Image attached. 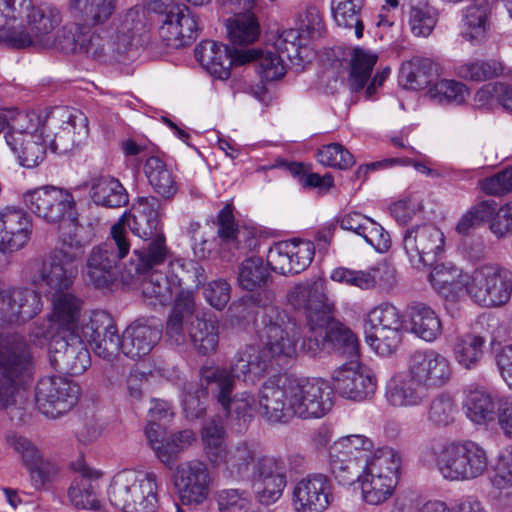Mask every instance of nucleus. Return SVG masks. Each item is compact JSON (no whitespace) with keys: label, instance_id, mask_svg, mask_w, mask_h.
Returning <instances> with one entry per match:
<instances>
[{"label":"nucleus","instance_id":"nucleus-1","mask_svg":"<svg viewBox=\"0 0 512 512\" xmlns=\"http://www.w3.org/2000/svg\"><path fill=\"white\" fill-rule=\"evenodd\" d=\"M257 332L262 347L247 345L240 349L229 368L203 365L199 381L185 384L182 405L188 418L202 417L211 397L229 414L247 419L255 402L248 391L234 393L235 380L254 384L273 368L274 362L292 359L298 351L305 353L301 345L298 346L299 327L279 307L266 306L263 309Z\"/></svg>","mask_w":512,"mask_h":512},{"label":"nucleus","instance_id":"nucleus-2","mask_svg":"<svg viewBox=\"0 0 512 512\" xmlns=\"http://www.w3.org/2000/svg\"><path fill=\"white\" fill-rule=\"evenodd\" d=\"M287 300L306 315L309 330L302 341L301 349L310 356L327 350L331 346L328 325L332 320V310L327 303L323 284L319 281L299 283L289 290Z\"/></svg>","mask_w":512,"mask_h":512},{"label":"nucleus","instance_id":"nucleus-3","mask_svg":"<svg viewBox=\"0 0 512 512\" xmlns=\"http://www.w3.org/2000/svg\"><path fill=\"white\" fill-rule=\"evenodd\" d=\"M31 129H42L50 150L65 154L80 145L88 136L86 116L69 107L58 106L49 110H32L24 115Z\"/></svg>","mask_w":512,"mask_h":512},{"label":"nucleus","instance_id":"nucleus-4","mask_svg":"<svg viewBox=\"0 0 512 512\" xmlns=\"http://www.w3.org/2000/svg\"><path fill=\"white\" fill-rule=\"evenodd\" d=\"M201 438L207 461L227 478L242 479L258 457V446L254 443L240 441L229 446L226 430L218 421L206 423Z\"/></svg>","mask_w":512,"mask_h":512},{"label":"nucleus","instance_id":"nucleus-5","mask_svg":"<svg viewBox=\"0 0 512 512\" xmlns=\"http://www.w3.org/2000/svg\"><path fill=\"white\" fill-rule=\"evenodd\" d=\"M26 26L12 24L2 29L0 42L12 49H41L53 43V33L62 23L59 8L50 3L35 4L29 1L27 10L19 17Z\"/></svg>","mask_w":512,"mask_h":512},{"label":"nucleus","instance_id":"nucleus-6","mask_svg":"<svg viewBox=\"0 0 512 512\" xmlns=\"http://www.w3.org/2000/svg\"><path fill=\"white\" fill-rule=\"evenodd\" d=\"M33 357L24 336L0 333V408L15 402V396L29 377Z\"/></svg>","mask_w":512,"mask_h":512},{"label":"nucleus","instance_id":"nucleus-7","mask_svg":"<svg viewBox=\"0 0 512 512\" xmlns=\"http://www.w3.org/2000/svg\"><path fill=\"white\" fill-rule=\"evenodd\" d=\"M430 451L435 456L440 474L449 481H472L488 470L487 451L471 440L453 441L438 451L432 446Z\"/></svg>","mask_w":512,"mask_h":512},{"label":"nucleus","instance_id":"nucleus-8","mask_svg":"<svg viewBox=\"0 0 512 512\" xmlns=\"http://www.w3.org/2000/svg\"><path fill=\"white\" fill-rule=\"evenodd\" d=\"M464 281L465 294L483 307L501 306L511 297L512 273L497 264L476 267Z\"/></svg>","mask_w":512,"mask_h":512},{"label":"nucleus","instance_id":"nucleus-9","mask_svg":"<svg viewBox=\"0 0 512 512\" xmlns=\"http://www.w3.org/2000/svg\"><path fill=\"white\" fill-rule=\"evenodd\" d=\"M291 414L302 419H319L333 407V391L322 379L288 378Z\"/></svg>","mask_w":512,"mask_h":512},{"label":"nucleus","instance_id":"nucleus-10","mask_svg":"<svg viewBox=\"0 0 512 512\" xmlns=\"http://www.w3.org/2000/svg\"><path fill=\"white\" fill-rule=\"evenodd\" d=\"M26 207L47 223L56 224L68 220L77 225L76 201L72 193L55 186H43L28 191L23 196Z\"/></svg>","mask_w":512,"mask_h":512},{"label":"nucleus","instance_id":"nucleus-11","mask_svg":"<svg viewBox=\"0 0 512 512\" xmlns=\"http://www.w3.org/2000/svg\"><path fill=\"white\" fill-rule=\"evenodd\" d=\"M157 13L159 36L166 46L181 48L192 43L198 32L196 17L185 5L164 4L154 8Z\"/></svg>","mask_w":512,"mask_h":512},{"label":"nucleus","instance_id":"nucleus-12","mask_svg":"<svg viewBox=\"0 0 512 512\" xmlns=\"http://www.w3.org/2000/svg\"><path fill=\"white\" fill-rule=\"evenodd\" d=\"M81 332L53 334L49 344L51 365L59 372L80 375L91 364L90 352Z\"/></svg>","mask_w":512,"mask_h":512},{"label":"nucleus","instance_id":"nucleus-13","mask_svg":"<svg viewBox=\"0 0 512 512\" xmlns=\"http://www.w3.org/2000/svg\"><path fill=\"white\" fill-rule=\"evenodd\" d=\"M79 387L62 376L41 378L35 389L38 409L50 418H57L69 411L77 402Z\"/></svg>","mask_w":512,"mask_h":512},{"label":"nucleus","instance_id":"nucleus-14","mask_svg":"<svg viewBox=\"0 0 512 512\" xmlns=\"http://www.w3.org/2000/svg\"><path fill=\"white\" fill-rule=\"evenodd\" d=\"M77 272V267L52 255L46 259H32L25 267L27 281L39 289L54 293L66 292L72 286Z\"/></svg>","mask_w":512,"mask_h":512},{"label":"nucleus","instance_id":"nucleus-15","mask_svg":"<svg viewBox=\"0 0 512 512\" xmlns=\"http://www.w3.org/2000/svg\"><path fill=\"white\" fill-rule=\"evenodd\" d=\"M174 484L184 505L198 506L209 497L211 475L207 464L193 459L177 465Z\"/></svg>","mask_w":512,"mask_h":512},{"label":"nucleus","instance_id":"nucleus-16","mask_svg":"<svg viewBox=\"0 0 512 512\" xmlns=\"http://www.w3.org/2000/svg\"><path fill=\"white\" fill-rule=\"evenodd\" d=\"M444 235L432 224L413 226L403 234V248L412 266L432 265L443 251Z\"/></svg>","mask_w":512,"mask_h":512},{"label":"nucleus","instance_id":"nucleus-17","mask_svg":"<svg viewBox=\"0 0 512 512\" xmlns=\"http://www.w3.org/2000/svg\"><path fill=\"white\" fill-rule=\"evenodd\" d=\"M334 500V484L322 473L300 479L292 492V505L296 512H324Z\"/></svg>","mask_w":512,"mask_h":512},{"label":"nucleus","instance_id":"nucleus-18","mask_svg":"<svg viewBox=\"0 0 512 512\" xmlns=\"http://www.w3.org/2000/svg\"><path fill=\"white\" fill-rule=\"evenodd\" d=\"M288 378H286L281 385L273 383H264L260 389L258 400H254L255 405L251 411V415L245 418L237 417L236 415L229 414L217 401L226 417L230 420H236L239 426L249 422L254 412H258L264 419L270 423H282L288 421L291 409L289 408L288 401ZM254 397L251 393H249ZM255 399V398H253Z\"/></svg>","mask_w":512,"mask_h":512},{"label":"nucleus","instance_id":"nucleus-19","mask_svg":"<svg viewBox=\"0 0 512 512\" xmlns=\"http://www.w3.org/2000/svg\"><path fill=\"white\" fill-rule=\"evenodd\" d=\"M407 372L427 391L443 387L452 377L448 358L433 349L415 351L409 358Z\"/></svg>","mask_w":512,"mask_h":512},{"label":"nucleus","instance_id":"nucleus-20","mask_svg":"<svg viewBox=\"0 0 512 512\" xmlns=\"http://www.w3.org/2000/svg\"><path fill=\"white\" fill-rule=\"evenodd\" d=\"M335 391L343 398L361 402L370 399L377 387L375 375L357 361L337 368L332 376Z\"/></svg>","mask_w":512,"mask_h":512},{"label":"nucleus","instance_id":"nucleus-21","mask_svg":"<svg viewBox=\"0 0 512 512\" xmlns=\"http://www.w3.org/2000/svg\"><path fill=\"white\" fill-rule=\"evenodd\" d=\"M314 253L315 248L311 241L278 242L267 253V265L282 275L298 274L311 264Z\"/></svg>","mask_w":512,"mask_h":512},{"label":"nucleus","instance_id":"nucleus-22","mask_svg":"<svg viewBox=\"0 0 512 512\" xmlns=\"http://www.w3.org/2000/svg\"><path fill=\"white\" fill-rule=\"evenodd\" d=\"M33 234L30 215L17 206L0 209V253L13 254L24 249Z\"/></svg>","mask_w":512,"mask_h":512},{"label":"nucleus","instance_id":"nucleus-23","mask_svg":"<svg viewBox=\"0 0 512 512\" xmlns=\"http://www.w3.org/2000/svg\"><path fill=\"white\" fill-rule=\"evenodd\" d=\"M82 336L93 345L97 356L113 361L121 350V338L111 316L105 311H94L82 326Z\"/></svg>","mask_w":512,"mask_h":512},{"label":"nucleus","instance_id":"nucleus-24","mask_svg":"<svg viewBox=\"0 0 512 512\" xmlns=\"http://www.w3.org/2000/svg\"><path fill=\"white\" fill-rule=\"evenodd\" d=\"M23 128H13L5 134V140L12 152L16 155L20 165L26 168L38 166L46 156V141L42 129H31L30 122Z\"/></svg>","mask_w":512,"mask_h":512},{"label":"nucleus","instance_id":"nucleus-25","mask_svg":"<svg viewBox=\"0 0 512 512\" xmlns=\"http://www.w3.org/2000/svg\"><path fill=\"white\" fill-rule=\"evenodd\" d=\"M38 292L29 288H8L0 296V321L17 324L34 318L42 310Z\"/></svg>","mask_w":512,"mask_h":512},{"label":"nucleus","instance_id":"nucleus-26","mask_svg":"<svg viewBox=\"0 0 512 512\" xmlns=\"http://www.w3.org/2000/svg\"><path fill=\"white\" fill-rule=\"evenodd\" d=\"M7 442L18 454L21 455L25 466L30 472L32 484L35 488H43L55 479L59 472L58 466L43 457L37 447L27 438L9 434Z\"/></svg>","mask_w":512,"mask_h":512},{"label":"nucleus","instance_id":"nucleus-27","mask_svg":"<svg viewBox=\"0 0 512 512\" xmlns=\"http://www.w3.org/2000/svg\"><path fill=\"white\" fill-rule=\"evenodd\" d=\"M161 209V201L157 197H139L133 204L129 216H125V225L142 240L164 234Z\"/></svg>","mask_w":512,"mask_h":512},{"label":"nucleus","instance_id":"nucleus-28","mask_svg":"<svg viewBox=\"0 0 512 512\" xmlns=\"http://www.w3.org/2000/svg\"><path fill=\"white\" fill-rule=\"evenodd\" d=\"M217 233L221 246L229 250H236L239 255L254 251L259 246L257 232L246 226H237L231 205H225L218 213Z\"/></svg>","mask_w":512,"mask_h":512},{"label":"nucleus","instance_id":"nucleus-29","mask_svg":"<svg viewBox=\"0 0 512 512\" xmlns=\"http://www.w3.org/2000/svg\"><path fill=\"white\" fill-rule=\"evenodd\" d=\"M82 301L70 292L54 293L52 311L48 316L53 334L82 333L88 319L81 317Z\"/></svg>","mask_w":512,"mask_h":512},{"label":"nucleus","instance_id":"nucleus-30","mask_svg":"<svg viewBox=\"0 0 512 512\" xmlns=\"http://www.w3.org/2000/svg\"><path fill=\"white\" fill-rule=\"evenodd\" d=\"M244 51H233L225 44L206 40L195 48L197 61L211 75L218 79H228L233 65H243L238 58Z\"/></svg>","mask_w":512,"mask_h":512},{"label":"nucleus","instance_id":"nucleus-31","mask_svg":"<svg viewBox=\"0 0 512 512\" xmlns=\"http://www.w3.org/2000/svg\"><path fill=\"white\" fill-rule=\"evenodd\" d=\"M162 331L145 319L131 323L121 337V351L131 359H140L148 355L157 345Z\"/></svg>","mask_w":512,"mask_h":512},{"label":"nucleus","instance_id":"nucleus-32","mask_svg":"<svg viewBox=\"0 0 512 512\" xmlns=\"http://www.w3.org/2000/svg\"><path fill=\"white\" fill-rule=\"evenodd\" d=\"M495 2L496 0H472L463 10L461 35L472 45H480L487 40Z\"/></svg>","mask_w":512,"mask_h":512},{"label":"nucleus","instance_id":"nucleus-33","mask_svg":"<svg viewBox=\"0 0 512 512\" xmlns=\"http://www.w3.org/2000/svg\"><path fill=\"white\" fill-rule=\"evenodd\" d=\"M428 391L419 384L408 372L391 378L385 391L389 405L395 408H413L424 404Z\"/></svg>","mask_w":512,"mask_h":512},{"label":"nucleus","instance_id":"nucleus-34","mask_svg":"<svg viewBox=\"0 0 512 512\" xmlns=\"http://www.w3.org/2000/svg\"><path fill=\"white\" fill-rule=\"evenodd\" d=\"M78 473L68 489L71 505L77 509H99L98 489L101 473L84 464L79 467Z\"/></svg>","mask_w":512,"mask_h":512},{"label":"nucleus","instance_id":"nucleus-35","mask_svg":"<svg viewBox=\"0 0 512 512\" xmlns=\"http://www.w3.org/2000/svg\"><path fill=\"white\" fill-rule=\"evenodd\" d=\"M140 289L145 302L151 306L170 304L179 290V278L169 277L160 270L142 271Z\"/></svg>","mask_w":512,"mask_h":512},{"label":"nucleus","instance_id":"nucleus-36","mask_svg":"<svg viewBox=\"0 0 512 512\" xmlns=\"http://www.w3.org/2000/svg\"><path fill=\"white\" fill-rule=\"evenodd\" d=\"M188 336L199 355L207 356L215 353L219 343V323L216 316L202 313L191 317Z\"/></svg>","mask_w":512,"mask_h":512},{"label":"nucleus","instance_id":"nucleus-37","mask_svg":"<svg viewBox=\"0 0 512 512\" xmlns=\"http://www.w3.org/2000/svg\"><path fill=\"white\" fill-rule=\"evenodd\" d=\"M143 241V247L133 251L135 259H131L127 267V274L131 278L141 276L142 271L155 270L154 268L163 264L170 255L165 234H158Z\"/></svg>","mask_w":512,"mask_h":512},{"label":"nucleus","instance_id":"nucleus-38","mask_svg":"<svg viewBox=\"0 0 512 512\" xmlns=\"http://www.w3.org/2000/svg\"><path fill=\"white\" fill-rule=\"evenodd\" d=\"M117 8L116 0H69L73 20L86 28L105 25Z\"/></svg>","mask_w":512,"mask_h":512},{"label":"nucleus","instance_id":"nucleus-39","mask_svg":"<svg viewBox=\"0 0 512 512\" xmlns=\"http://www.w3.org/2000/svg\"><path fill=\"white\" fill-rule=\"evenodd\" d=\"M145 433L157 458L164 464L171 463L180 450L190 446L195 441V434L189 429L166 437L165 431H161L159 426H157V429L150 426Z\"/></svg>","mask_w":512,"mask_h":512},{"label":"nucleus","instance_id":"nucleus-40","mask_svg":"<svg viewBox=\"0 0 512 512\" xmlns=\"http://www.w3.org/2000/svg\"><path fill=\"white\" fill-rule=\"evenodd\" d=\"M146 14L142 6H134L120 14L112 32V48L125 54L132 45L134 35L145 26Z\"/></svg>","mask_w":512,"mask_h":512},{"label":"nucleus","instance_id":"nucleus-41","mask_svg":"<svg viewBox=\"0 0 512 512\" xmlns=\"http://www.w3.org/2000/svg\"><path fill=\"white\" fill-rule=\"evenodd\" d=\"M439 69L434 60L415 56L401 65L399 83L405 89L421 90L439 75Z\"/></svg>","mask_w":512,"mask_h":512},{"label":"nucleus","instance_id":"nucleus-42","mask_svg":"<svg viewBox=\"0 0 512 512\" xmlns=\"http://www.w3.org/2000/svg\"><path fill=\"white\" fill-rule=\"evenodd\" d=\"M119 272V260L114 254L108 253L101 245L90 252L86 275L88 280L96 287H107L113 283Z\"/></svg>","mask_w":512,"mask_h":512},{"label":"nucleus","instance_id":"nucleus-43","mask_svg":"<svg viewBox=\"0 0 512 512\" xmlns=\"http://www.w3.org/2000/svg\"><path fill=\"white\" fill-rule=\"evenodd\" d=\"M88 186L90 198L98 206L118 208L129 202L126 189L118 179L112 176L93 177Z\"/></svg>","mask_w":512,"mask_h":512},{"label":"nucleus","instance_id":"nucleus-44","mask_svg":"<svg viewBox=\"0 0 512 512\" xmlns=\"http://www.w3.org/2000/svg\"><path fill=\"white\" fill-rule=\"evenodd\" d=\"M502 401L483 389L469 390L463 400V411L471 422L486 425L497 419L498 405Z\"/></svg>","mask_w":512,"mask_h":512},{"label":"nucleus","instance_id":"nucleus-45","mask_svg":"<svg viewBox=\"0 0 512 512\" xmlns=\"http://www.w3.org/2000/svg\"><path fill=\"white\" fill-rule=\"evenodd\" d=\"M144 474V471L135 470L118 472L113 477L108 489L110 503L124 512H129L140 483L144 479Z\"/></svg>","mask_w":512,"mask_h":512},{"label":"nucleus","instance_id":"nucleus-46","mask_svg":"<svg viewBox=\"0 0 512 512\" xmlns=\"http://www.w3.org/2000/svg\"><path fill=\"white\" fill-rule=\"evenodd\" d=\"M408 323L411 333L426 342L435 341L442 333L439 316L424 303H415L409 307Z\"/></svg>","mask_w":512,"mask_h":512},{"label":"nucleus","instance_id":"nucleus-47","mask_svg":"<svg viewBox=\"0 0 512 512\" xmlns=\"http://www.w3.org/2000/svg\"><path fill=\"white\" fill-rule=\"evenodd\" d=\"M467 273H463L454 265L438 264L429 275L435 290L447 299H455L465 294Z\"/></svg>","mask_w":512,"mask_h":512},{"label":"nucleus","instance_id":"nucleus-48","mask_svg":"<svg viewBox=\"0 0 512 512\" xmlns=\"http://www.w3.org/2000/svg\"><path fill=\"white\" fill-rule=\"evenodd\" d=\"M238 61L243 64L254 62L257 74L265 81L279 80L286 74L285 62L278 51L244 50Z\"/></svg>","mask_w":512,"mask_h":512},{"label":"nucleus","instance_id":"nucleus-49","mask_svg":"<svg viewBox=\"0 0 512 512\" xmlns=\"http://www.w3.org/2000/svg\"><path fill=\"white\" fill-rule=\"evenodd\" d=\"M144 173L154 192L165 200L172 199L178 185L175 176L167 164L159 157H149L144 165Z\"/></svg>","mask_w":512,"mask_h":512},{"label":"nucleus","instance_id":"nucleus-50","mask_svg":"<svg viewBox=\"0 0 512 512\" xmlns=\"http://www.w3.org/2000/svg\"><path fill=\"white\" fill-rule=\"evenodd\" d=\"M234 17L227 20L228 35L232 43L248 45L253 43L260 34V26L251 10H236Z\"/></svg>","mask_w":512,"mask_h":512},{"label":"nucleus","instance_id":"nucleus-51","mask_svg":"<svg viewBox=\"0 0 512 512\" xmlns=\"http://www.w3.org/2000/svg\"><path fill=\"white\" fill-rule=\"evenodd\" d=\"M361 488L362 500L372 506L387 502L394 494L397 482L381 477L380 474L364 472L358 481Z\"/></svg>","mask_w":512,"mask_h":512},{"label":"nucleus","instance_id":"nucleus-52","mask_svg":"<svg viewBox=\"0 0 512 512\" xmlns=\"http://www.w3.org/2000/svg\"><path fill=\"white\" fill-rule=\"evenodd\" d=\"M485 343L486 339L478 334L459 336L453 347L455 360L465 369L476 368L483 358Z\"/></svg>","mask_w":512,"mask_h":512},{"label":"nucleus","instance_id":"nucleus-53","mask_svg":"<svg viewBox=\"0 0 512 512\" xmlns=\"http://www.w3.org/2000/svg\"><path fill=\"white\" fill-rule=\"evenodd\" d=\"M367 460L362 458L353 459L350 456L341 454V451L330 449V469L339 483L350 485L358 482L364 470Z\"/></svg>","mask_w":512,"mask_h":512},{"label":"nucleus","instance_id":"nucleus-54","mask_svg":"<svg viewBox=\"0 0 512 512\" xmlns=\"http://www.w3.org/2000/svg\"><path fill=\"white\" fill-rule=\"evenodd\" d=\"M488 481L499 496L512 495V448L502 450L494 458Z\"/></svg>","mask_w":512,"mask_h":512},{"label":"nucleus","instance_id":"nucleus-55","mask_svg":"<svg viewBox=\"0 0 512 512\" xmlns=\"http://www.w3.org/2000/svg\"><path fill=\"white\" fill-rule=\"evenodd\" d=\"M401 462V456L395 449L391 447L378 448L372 451L364 472L380 474L381 477L397 482Z\"/></svg>","mask_w":512,"mask_h":512},{"label":"nucleus","instance_id":"nucleus-56","mask_svg":"<svg viewBox=\"0 0 512 512\" xmlns=\"http://www.w3.org/2000/svg\"><path fill=\"white\" fill-rule=\"evenodd\" d=\"M161 480L155 472H145L129 512H157Z\"/></svg>","mask_w":512,"mask_h":512},{"label":"nucleus","instance_id":"nucleus-57","mask_svg":"<svg viewBox=\"0 0 512 512\" xmlns=\"http://www.w3.org/2000/svg\"><path fill=\"white\" fill-rule=\"evenodd\" d=\"M377 60V54L372 51L361 47L352 50L350 59V87L352 91L357 92L364 88Z\"/></svg>","mask_w":512,"mask_h":512},{"label":"nucleus","instance_id":"nucleus-58","mask_svg":"<svg viewBox=\"0 0 512 512\" xmlns=\"http://www.w3.org/2000/svg\"><path fill=\"white\" fill-rule=\"evenodd\" d=\"M362 0H331V11L338 26L354 28L357 38L363 36V23L361 20Z\"/></svg>","mask_w":512,"mask_h":512},{"label":"nucleus","instance_id":"nucleus-59","mask_svg":"<svg viewBox=\"0 0 512 512\" xmlns=\"http://www.w3.org/2000/svg\"><path fill=\"white\" fill-rule=\"evenodd\" d=\"M458 407L455 399L448 393L437 394L427 408V421L435 428H445L455 422Z\"/></svg>","mask_w":512,"mask_h":512},{"label":"nucleus","instance_id":"nucleus-60","mask_svg":"<svg viewBox=\"0 0 512 512\" xmlns=\"http://www.w3.org/2000/svg\"><path fill=\"white\" fill-rule=\"evenodd\" d=\"M93 28L94 27H84L80 54L87 55L96 60H102L106 57L117 59L119 56L123 55L112 48V32L104 37L101 33L93 31Z\"/></svg>","mask_w":512,"mask_h":512},{"label":"nucleus","instance_id":"nucleus-61","mask_svg":"<svg viewBox=\"0 0 512 512\" xmlns=\"http://www.w3.org/2000/svg\"><path fill=\"white\" fill-rule=\"evenodd\" d=\"M268 279V269L260 257H249L239 266L238 283L245 290L260 288Z\"/></svg>","mask_w":512,"mask_h":512},{"label":"nucleus","instance_id":"nucleus-62","mask_svg":"<svg viewBox=\"0 0 512 512\" xmlns=\"http://www.w3.org/2000/svg\"><path fill=\"white\" fill-rule=\"evenodd\" d=\"M503 72L501 62L490 60H469L457 68L459 77L472 81H485Z\"/></svg>","mask_w":512,"mask_h":512},{"label":"nucleus","instance_id":"nucleus-63","mask_svg":"<svg viewBox=\"0 0 512 512\" xmlns=\"http://www.w3.org/2000/svg\"><path fill=\"white\" fill-rule=\"evenodd\" d=\"M367 344L380 356H389L399 347L402 340L401 329L365 330Z\"/></svg>","mask_w":512,"mask_h":512},{"label":"nucleus","instance_id":"nucleus-64","mask_svg":"<svg viewBox=\"0 0 512 512\" xmlns=\"http://www.w3.org/2000/svg\"><path fill=\"white\" fill-rule=\"evenodd\" d=\"M402 320L399 310L390 303H383L371 309L367 315L365 330L401 329Z\"/></svg>","mask_w":512,"mask_h":512}]
</instances>
